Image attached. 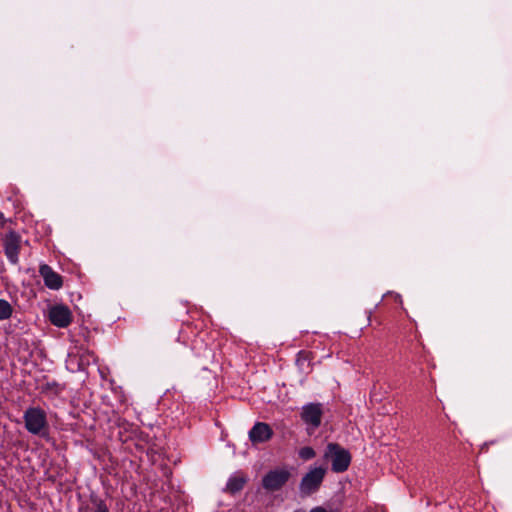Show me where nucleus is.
Wrapping results in <instances>:
<instances>
[{
    "mask_svg": "<svg viewBox=\"0 0 512 512\" xmlns=\"http://www.w3.org/2000/svg\"><path fill=\"white\" fill-rule=\"evenodd\" d=\"M26 430L38 436H45L48 430L46 412L40 407H29L23 415Z\"/></svg>",
    "mask_w": 512,
    "mask_h": 512,
    "instance_id": "obj_1",
    "label": "nucleus"
},
{
    "mask_svg": "<svg viewBox=\"0 0 512 512\" xmlns=\"http://www.w3.org/2000/svg\"><path fill=\"white\" fill-rule=\"evenodd\" d=\"M324 458L330 460L331 470L335 473L348 470L352 460L350 452L337 443L327 444Z\"/></svg>",
    "mask_w": 512,
    "mask_h": 512,
    "instance_id": "obj_2",
    "label": "nucleus"
},
{
    "mask_svg": "<svg viewBox=\"0 0 512 512\" xmlns=\"http://www.w3.org/2000/svg\"><path fill=\"white\" fill-rule=\"evenodd\" d=\"M327 468L323 466L311 467L302 477L299 483V493L302 497H308L316 493L325 478Z\"/></svg>",
    "mask_w": 512,
    "mask_h": 512,
    "instance_id": "obj_3",
    "label": "nucleus"
},
{
    "mask_svg": "<svg viewBox=\"0 0 512 512\" xmlns=\"http://www.w3.org/2000/svg\"><path fill=\"white\" fill-rule=\"evenodd\" d=\"M301 419L306 425L309 434H313L321 425L323 405L318 402L307 403L302 406Z\"/></svg>",
    "mask_w": 512,
    "mask_h": 512,
    "instance_id": "obj_4",
    "label": "nucleus"
},
{
    "mask_svg": "<svg viewBox=\"0 0 512 512\" xmlns=\"http://www.w3.org/2000/svg\"><path fill=\"white\" fill-rule=\"evenodd\" d=\"M4 253L8 261L17 265L19 263V253L21 246V237L15 231L7 233L3 239Z\"/></svg>",
    "mask_w": 512,
    "mask_h": 512,
    "instance_id": "obj_5",
    "label": "nucleus"
},
{
    "mask_svg": "<svg viewBox=\"0 0 512 512\" xmlns=\"http://www.w3.org/2000/svg\"><path fill=\"white\" fill-rule=\"evenodd\" d=\"M289 477L290 472L286 469L271 470L263 477L262 485L266 490L277 491L286 484Z\"/></svg>",
    "mask_w": 512,
    "mask_h": 512,
    "instance_id": "obj_6",
    "label": "nucleus"
},
{
    "mask_svg": "<svg viewBox=\"0 0 512 512\" xmlns=\"http://www.w3.org/2000/svg\"><path fill=\"white\" fill-rule=\"evenodd\" d=\"M50 322L59 328H66L72 322V313L65 305H55L49 309Z\"/></svg>",
    "mask_w": 512,
    "mask_h": 512,
    "instance_id": "obj_7",
    "label": "nucleus"
},
{
    "mask_svg": "<svg viewBox=\"0 0 512 512\" xmlns=\"http://www.w3.org/2000/svg\"><path fill=\"white\" fill-rule=\"evenodd\" d=\"M249 440L253 444L263 443L269 441L273 436V430L269 426V424L264 422H256L254 426L250 429Z\"/></svg>",
    "mask_w": 512,
    "mask_h": 512,
    "instance_id": "obj_8",
    "label": "nucleus"
},
{
    "mask_svg": "<svg viewBox=\"0 0 512 512\" xmlns=\"http://www.w3.org/2000/svg\"><path fill=\"white\" fill-rule=\"evenodd\" d=\"M39 273L43 278L46 287L52 290H59L62 285V277L55 272L49 265L42 264L39 268Z\"/></svg>",
    "mask_w": 512,
    "mask_h": 512,
    "instance_id": "obj_9",
    "label": "nucleus"
},
{
    "mask_svg": "<svg viewBox=\"0 0 512 512\" xmlns=\"http://www.w3.org/2000/svg\"><path fill=\"white\" fill-rule=\"evenodd\" d=\"M245 483H246L245 477L238 475V474H234L228 479V481L226 483V491H228L232 494H235L243 489Z\"/></svg>",
    "mask_w": 512,
    "mask_h": 512,
    "instance_id": "obj_10",
    "label": "nucleus"
},
{
    "mask_svg": "<svg viewBox=\"0 0 512 512\" xmlns=\"http://www.w3.org/2000/svg\"><path fill=\"white\" fill-rule=\"evenodd\" d=\"M14 312L13 306L5 299H0V321L8 320Z\"/></svg>",
    "mask_w": 512,
    "mask_h": 512,
    "instance_id": "obj_11",
    "label": "nucleus"
},
{
    "mask_svg": "<svg viewBox=\"0 0 512 512\" xmlns=\"http://www.w3.org/2000/svg\"><path fill=\"white\" fill-rule=\"evenodd\" d=\"M299 457L304 460L308 461L315 457L316 453L315 450L310 446L302 447L298 452Z\"/></svg>",
    "mask_w": 512,
    "mask_h": 512,
    "instance_id": "obj_12",
    "label": "nucleus"
},
{
    "mask_svg": "<svg viewBox=\"0 0 512 512\" xmlns=\"http://www.w3.org/2000/svg\"><path fill=\"white\" fill-rule=\"evenodd\" d=\"M94 512H109V508L102 499H93Z\"/></svg>",
    "mask_w": 512,
    "mask_h": 512,
    "instance_id": "obj_13",
    "label": "nucleus"
},
{
    "mask_svg": "<svg viewBox=\"0 0 512 512\" xmlns=\"http://www.w3.org/2000/svg\"><path fill=\"white\" fill-rule=\"evenodd\" d=\"M90 358L93 361H95V356L93 354L88 353L87 356H81L80 361L78 363V370H83L85 365L89 364Z\"/></svg>",
    "mask_w": 512,
    "mask_h": 512,
    "instance_id": "obj_14",
    "label": "nucleus"
},
{
    "mask_svg": "<svg viewBox=\"0 0 512 512\" xmlns=\"http://www.w3.org/2000/svg\"><path fill=\"white\" fill-rule=\"evenodd\" d=\"M310 512H327V511L322 507H315V508L311 509Z\"/></svg>",
    "mask_w": 512,
    "mask_h": 512,
    "instance_id": "obj_15",
    "label": "nucleus"
},
{
    "mask_svg": "<svg viewBox=\"0 0 512 512\" xmlns=\"http://www.w3.org/2000/svg\"><path fill=\"white\" fill-rule=\"evenodd\" d=\"M4 222V214L0 212V223L3 225Z\"/></svg>",
    "mask_w": 512,
    "mask_h": 512,
    "instance_id": "obj_16",
    "label": "nucleus"
},
{
    "mask_svg": "<svg viewBox=\"0 0 512 512\" xmlns=\"http://www.w3.org/2000/svg\"><path fill=\"white\" fill-rule=\"evenodd\" d=\"M73 359H74V357L70 355L69 363H72V362H73Z\"/></svg>",
    "mask_w": 512,
    "mask_h": 512,
    "instance_id": "obj_17",
    "label": "nucleus"
}]
</instances>
